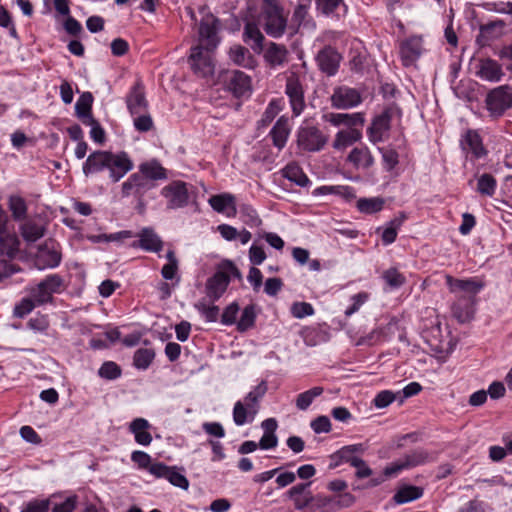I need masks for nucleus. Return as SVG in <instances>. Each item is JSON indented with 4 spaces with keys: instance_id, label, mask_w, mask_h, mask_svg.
<instances>
[{
    "instance_id": "nucleus-34",
    "label": "nucleus",
    "mask_w": 512,
    "mask_h": 512,
    "mask_svg": "<svg viewBox=\"0 0 512 512\" xmlns=\"http://www.w3.org/2000/svg\"><path fill=\"white\" fill-rule=\"evenodd\" d=\"M137 173L142 174L146 179L153 183L157 180H164L167 178L166 169L156 160L140 164L139 171Z\"/></svg>"
},
{
    "instance_id": "nucleus-10",
    "label": "nucleus",
    "mask_w": 512,
    "mask_h": 512,
    "mask_svg": "<svg viewBox=\"0 0 512 512\" xmlns=\"http://www.w3.org/2000/svg\"><path fill=\"white\" fill-rule=\"evenodd\" d=\"M330 101L333 108L346 110L358 106L362 96L359 90L343 85L334 88Z\"/></svg>"
},
{
    "instance_id": "nucleus-5",
    "label": "nucleus",
    "mask_w": 512,
    "mask_h": 512,
    "mask_svg": "<svg viewBox=\"0 0 512 512\" xmlns=\"http://www.w3.org/2000/svg\"><path fill=\"white\" fill-rule=\"evenodd\" d=\"M155 187V183L146 179L142 174L133 173L121 185V196L134 197L141 208L145 207V194Z\"/></svg>"
},
{
    "instance_id": "nucleus-2",
    "label": "nucleus",
    "mask_w": 512,
    "mask_h": 512,
    "mask_svg": "<svg viewBox=\"0 0 512 512\" xmlns=\"http://www.w3.org/2000/svg\"><path fill=\"white\" fill-rule=\"evenodd\" d=\"M258 23L265 32L274 38L281 37L287 26V18L283 14V8L277 0H263Z\"/></svg>"
},
{
    "instance_id": "nucleus-30",
    "label": "nucleus",
    "mask_w": 512,
    "mask_h": 512,
    "mask_svg": "<svg viewBox=\"0 0 512 512\" xmlns=\"http://www.w3.org/2000/svg\"><path fill=\"white\" fill-rule=\"evenodd\" d=\"M264 35L255 23L248 22L244 27L243 40L256 53L263 51Z\"/></svg>"
},
{
    "instance_id": "nucleus-33",
    "label": "nucleus",
    "mask_w": 512,
    "mask_h": 512,
    "mask_svg": "<svg viewBox=\"0 0 512 512\" xmlns=\"http://www.w3.org/2000/svg\"><path fill=\"white\" fill-rule=\"evenodd\" d=\"M20 241L14 232H5L0 236V255L14 259L19 252Z\"/></svg>"
},
{
    "instance_id": "nucleus-61",
    "label": "nucleus",
    "mask_w": 512,
    "mask_h": 512,
    "mask_svg": "<svg viewBox=\"0 0 512 512\" xmlns=\"http://www.w3.org/2000/svg\"><path fill=\"white\" fill-rule=\"evenodd\" d=\"M239 312V306L233 302L228 305L222 314L221 322L224 325H232L236 323L237 314Z\"/></svg>"
},
{
    "instance_id": "nucleus-4",
    "label": "nucleus",
    "mask_w": 512,
    "mask_h": 512,
    "mask_svg": "<svg viewBox=\"0 0 512 512\" xmlns=\"http://www.w3.org/2000/svg\"><path fill=\"white\" fill-rule=\"evenodd\" d=\"M240 277L237 267L230 261L223 262L216 273L206 282V295L212 301L218 300L226 291L231 277Z\"/></svg>"
},
{
    "instance_id": "nucleus-42",
    "label": "nucleus",
    "mask_w": 512,
    "mask_h": 512,
    "mask_svg": "<svg viewBox=\"0 0 512 512\" xmlns=\"http://www.w3.org/2000/svg\"><path fill=\"white\" fill-rule=\"evenodd\" d=\"M405 469H406V467H405L402 459L400 458L397 461L387 465L383 470V476L372 478L368 482L366 487H369V488L376 487V486L380 485L381 483H383L387 478H391Z\"/></svg>"
},
{
    "instance_id": "nucleus-59",
    "label": "nucleus",
    "mask_w": 512,
    "mask_h": 512,
    "mask_svg": "<svg viewBox=\"0 0 512 512\" xmlns=\"http://www.w3.org/2000/svg\"><path fill=\"white\" fill-rule=\"evenodd\" d=\"M198 311L206 318L208 322H216L219 316L218 306H207L204 302H199L196 305Z\"/></svg>"
},
{
    "instance_id": "nucleus-38",
    "label": "nucleus",
    "mask_w": 512,
    "mask_h": 512,
    "mask_svg": "<svg viewBox=\"0 0 512 512\" xmlns=\"http://www.w3.org/2000/svg\"><path fill=\"white\" fill-rule=\"evenodd\" d=\"M401 459L406 469H411L433 461L432 455L424 449H416L406 454Z\"/></svg>"
},
{
    "instance_id": "nucleus-54",
    "label": "nucleus",
    "mask_w": 512,
    "mask_h": 512,
    "mask_svg": "<svg viewBox=\"0 0 512 512\" xmlns=\"http://www.w3.org/2000/svg\"><path fill=\"white\" fill-rule=\"evenodd\" d=\"M291 314L297 319H302L306 316L314 314V308L307 302H295L291 306Z\"/></svg>"
},
{
    "instance_id": "nucleus-28",
    "label": "nucleus",
    "mask_w": 512,
    "mask_h": 512,
    "mask_svg": "<svg viewBox=\"0 0 512 512\" xmlns=\"http://www.w3.org/2000/svg\"><path fill=\"white\" fill-rule=\"evenodd\" d=\"M227 86L236 97H241L250 91L251 80L245 73L236 70L230 74Z\"/></svg>"
},
{
    "instance_id": "nucleus-64",
    "label": "nucleus",
    "mask_w": 512,
    "mask_h": 512,
    "mask_svg": "<svg viewBox=\"0 0 512 512\" xmlns=\"http://www.w3.org/2000/svg\"><path fill=\"white\" fill-rule=\"evenodd\" d=\"M50 502L47 499L29 502L21 512H48Z\"/></svg>"
},
{
    "instance_id": "nucleus-29",
    "label": "nucleus",
    "mask_w": 512,
    "mask_h": 512,
    "mask_svg": "<svg viewBox=\"0 0 512 512\" xmlns=\"http://www.w3.org/2000/svg\"><path fill=\"white\" fill-rule=\"evenodd\" d=\"M150 426V423L144 418H135L130 423L129 430L139 445L148 446L151 444L152 435L148 431Z\"/></svg>"
},
{
    "instance_id": "nucleus-26",
    "label": "nucleus",
    "mask_w": 512,
    "mask_h": 512,
    "mask_svg": "<svg viewBox=\"0 0 512 512\" xmlns=\"http://www.w3.org/2000/svg\"><path fill=\"white\" fill-rule=\"evenodd\" d=\"M347 161L356 169L366 170L374 164V158L366 146L353 148L347 156Z\"/></svg>"
},
{
    "instance_id": "nucleus-46",
    "label": "nucleus",
    "mask_w": 512,
    "mask_h": 512,
    "mask_svg": "<svg viewBox=\"0 0 512 512\" xmlns=\"http://www.w3.org/2000/svg\"><path fill=\"white\" fill-rule=\"evenodd\" d=\"M9 209L12 213V216L15 220H23L27 215V205L25 200L17 195H12L9 197Z\"/></svg>"
},
{
    "instance_id": "nucleus-55",
    "label": "nucleus",
    "mask_w": 512,
    "mask_h": 512,
    "mask_svg": "<svg viewBox=\"0 0 512 512\" xmlns=\"http://www.w3.org/2000/svg\"><path fill=\"white\" fill-rule=\"evenodd\" d=\"M369 299V294L367 292H360L351 297L352 305L345 310V315L350 317L354 313H356L362 305H364Z\"/></svg>"
},
{
    "instance_id": "nucleus-50",
    "label": "nucleus",
    "mask_w": 512,
    "mask_h": 512,
    "mask_svg": "<svg viewBox=\"0 0 512 512\" xmlns=\"http://www.w3.org/2000/svg\"><path fill=\"white\" fill-rule=\"evenodd\" d=\"M382 278L390 288H399L405 281V276L396 268H389L383 272Z\"/></svg>"
},
{
    "instance_id": "nucleus-52",
    "label": "nucleus",
    "mask_w": 512,
    "mask_h": 512,
    "mask_svg": "<svg viewBox=\"0 0 512 512\" xmlns=\"http://www.w3.org/2000/svg\"><path fill=\"white\" fill-rule=\"evenodd\" d=\"M134 120L133 124L137 131L139 132H147L153 128V120L148 112L138 114V115H132Z\"/></svg>"
},
{
    "instance_id": "nucleus-27",
    "label": "nucleus",
    "mask_w": 512,
    "mask_h": 512,
    "mask_svg": "<svg viewBox=\"0 0 512 512\" xmlns=\"http://www.w3.org/2000/svg\"><path fill=\"white\" fill-rule=\"evenodd\" d=\"M109 151H96L91 153L83 164V173L90 174L101 172L107 169Z\"/></svg>"
},
{
    "instance_id": "nucleus-6",
    "label": "nucleus",
    "mask_w": 512,
    "mask_h": 512,
    "mask_svg": "<svg viewBox=\"0 0 512 512\" xmlns=\"http://www.w3.org/2000/svg\"><path fill=\"white\" fill-rule=\"evenodd\" d=\"M65 288L64 279L58 274H50L35 287L31 288L30 295L38 305L52 300L54 293H60Z\"/></svg>"
},
{
    "instance_id": "nucleus-23",
    "label": "nucleus",
    "mask_w": 512,
    "mask_h": 512,
    "mask_svg": "<svg viewBox=\"0 0 512 512\" xmlns=\"http://www.w3.org/2000/svg\"><path fill=\"white\" fill-rule=\"evenodd\" d=\"M208 203L218 213H225L228 217H235L237 214L236 199L233 194L222 193L213 195Z\"/></svg>"
},
{
    "instance_id": "nucleus-1",
    "label": "nucleus",
    "mask_w": 512,
    "mask_h": 512,
    "mask_svg": "<svg viewBox=\"0 0 512 512\" xmlns=\"http://www.w3.org/2000/svg\"><path fill=\"white\" fill-rule=\"evenodd\" d=\"M219 21L210 13H204L198 28L199 44L191 49L189 60L195 73L207 76L213 73L212 53L219 44Z\"/></svg>"
},
{
    "instance_id": "nucleus-39",
    "label": "nucleus",
    "mask_w": 512,
    "mask_h": 512,
    "mask_svg": "<svg viewBox=\"0 0 512 512\" xmlns=\"http://www.w3.org/2000/svg\"><path fill=\"white\" fill-rule=\"evenodd\" d=\"M139 237V246L142 249L152 252H158L162 249V241L153 230L145 228L141 231Z\"/></svg>"
},
{
    "instance_id": "nucleus-21",
    "label": "nucleus",
    "mask_w": 512,
    "mask_h": 512,
    "mask_svg": "<svg viewBox=\"0 0 512 512\" xmlns=\"http://www.w3.org/2000/svg\"><path fill=\"white\" fill-rule=\"evenodd\" d=\"M126 105L131 115H138L148 110L144 86L140 81H137L128 92Z\"/></svg>"
},
{
    "instance_id": "nucleus-41",
    "label": "nucleus",
    "mask_w": 512,
    "mask_h": 512,
    "mask_svg": "<svg viewBox=\"0 0 512 512\" xmlns=\"http://www.w3.org/2000/svg\"><path fill=\"white\" fill-rule=\"evenodd\" d=\"M423 495V489L417 486H404L400 488L395 495L393 500L397 504H404L419 499Z\"/></svg>"
},
{
    "instance_id": "nucleus-63",
    "label": "nucleus",
    "mask_w": 512,
    "mask_h": 512,
    "mask_svg": "<svg viewBox=\"0 0 512 512\" xmlns=\"http://www.w3.org/2000/svg\"><path fill=\"white\" fill-rule=\"evenodd\" d=\"M395 400V394L389 390L379 392L373 400L377 408H385Z\"/></svg>"
},
{
    "instance_id": "nucleus-8",
    "label": "nucleus",
    "mask_w": 512,
    "mask_h": 512,
    "mask_svg": "<svg viewBox=\"0 0 512 512\" xmlns=\"http://www.w3.org/2000/svg\"><path fill=\"white\" fill-rule=\"evenodd\" d=\"M486 106L492 116H501L512 107V88L508 85L494 88L486 97Z\"/></svg>"
},
{
    "instance_id": "nucleus-16",
    "label": "nucleus",
    "mask_w": 512,
    "mask_h": 512,
    "mask_svg": "<svg viewBox=\"0 0 512 512\" xmlns=\"http://www.w3.org/2000/svg\"><path fill=\"white\" fill-rule=\"evenodd\" d=\"M462 151L466 157L471 159H480L487 155V150L483 145L482 138L475 130H467L460 140Z\"/></svg>"
},
{
    "instance_id": "nucleus-53",
    "label": "nucleus",
    "mask_w": 512,
    "mask_h": 512,
    "mask_svg": "<svg viewBox=\"0 0 512 512\" xmlns=\"http://www.w3.org/2000/svg\"><path fill=\"white\" fill-rule=\"evenodd\" d=\"M121 375L120 367L111 361L105 362L99 369V376L105 379H116Z\"/></svg>"
},
{
    "instance_id": "nucleus-18",
    "label": "nucleus",
    "mask_w": 512,
    "mask_h": 512,
    "mask_svg": "<svg viewBox=\"0 0 512 512\" xmlns=\"http://www.w3.org/2000/svg\"><path fill=\"white\" fill-rule=\"evenodd\" d=\"M323 121L330 123L335 127L345 126L347 129H358L365 123L364 114L357 113H325L322 116Z\"/></svg>"
},
{
    "instance_id": "nucleus-12",
    "label": "nucleus",
    "mask_w": 512,
    "mask_h": 512,
    "mask_svg": "<svg viewBox=\"0 0 512 512\" xmlns=\"http://www.w3.org/2000/svg\"><path fill=\"white\" fill-rule=\"evenodd\" d=\"M108 162L107 170L113 182H118L134 167L133 161L124 151L118 153L109 152Z\"/></svg>"
},
{
    "instance_id": "nucleus-3",
    "label": "nucleus",
    "mask_w": 512,
    "mask_h": 512,
    "mask_svg": "<svg viewBox=\"0 0 512 512\" xmlns=\"http://www.w3.org/2000/svg\"><path fill=\"white\" fill-rule=\"evenodd\" d=\"M267 392L265 381L260 382L250 391L244 401H237L233 408V420L236 425L242 426L246 422H252L259 411V401Z\"/></svg>"
},
{
    "instance_id": "nucleus-40",
    "label": "nucleus",
    "mask_w": 512,
    "mask_h": 512,
    "mask_svg": "<svg viewBox=\"0 0 512 512\" xmlns=\"http://www.w3.org/2000/svg\"><path fill=\"white\" fill-rule=\"evenodd\" d=\"M230 59L239 66L245 68H252L254 66V59L249 50L243 46L236 45L230 48Z\"/></svg>"
},
{
    "instance_id": "nucleus-51",
    "label": "nucleus",
    "mask_w": 512,
    "mask_h": 512,
    "mask_svg": "<svg viewBox=\"0 0 512 512\" xmlns=\"http://www.w3.org/2000/svg\"><path fill=\"white\" fill-rule=\"evenodd\" d=\"M401 223V220L393 219L388 223L387 227L383 229L381 239L385 245H390L396 240Z\"/></svg>"
},
{
    "instance_id": "nucleus-57",
    "label": "nucleus",
    "mask_w": 512,
    "mask_h": 512,
    "mask_svg": "<svg viewBox=\"0 0 512 512\" xmlns=\"http://www.w3.org/2000/svg\"><path fill=\"white\" fill-rule=\"evenodd\" d=\"M240 213L243 215L244 222L247 225L253 227L261 224V220L258 217L256 210L253 209L251 206L242 205L240 208Z\"/></svg>"
},
{
    "instance_id": "nucleus-11",
    "label": "nucleus",
    "mask_w": 512,
    "mask_h": 512,
    "mask_svg": "<svg viewBox=\"0 0 512 512\" xmlns=\"http://www.w3.org/2000/svg\"><path fill=\"white\" fill-rule=\"evenodd\" d=\"M161 195L167 200L168 209L183 208L189 201L187 184L182 181H174L166 185L162 188Z\"/></svg>"
},
{
    "instance_id": "nucleus-20",
    "label": "nucleus",
    "mask_w": 512,
    "mask_h": 512,
    "mask_svg": "<svg viewBox=\"0 0 512 512\" xmlns=\"http://www.w3.org/2000/svg\"><path fill=\"white\" fill-rule=\"evenodd\" d=\"M61 254L55 248L53 242H45L38 249L35 257V266L39 270L54 268L60 264Z\"/></svg>"
},
{
    "instance_id": "nucleus-37",
    "label": "nucleus",
    "mask_w": 512,
    "mask_h": 512,
    "mask_svg": "<svg viewBox=\"0 0 512 512\" xmlns=\"http://www.w3.org/2000/svg\"><path fill=\"white\" fill-rule=\"evenodd\" d=\"M281 172L284 178L298 186L305 187L309 184L308 177L305 175L302 168L295 162L287 164Z\"/></svg>"
},
{
    "instance_id": "nucleus-36",
    "label": "nucleus",
    "mask_w": 512,
    "mask_h": 512,
    "mask_svg": "<svg viewBox=\"0 0 512 512\" xmlns=\"http://www.w3.org/2000/svg\"><path fill=\"white\" fill-rule=\"evenodd\" d=\"M289 132L290 128L287 119H284L283 117L279 118L270 131L273 144L278 149H282L285 146Z\"/></svg>"
},
{
    "instance_id": "nucleus-7",
    "label": "nucleus",
    "mask_w": 512,
    "mask_h": 512,
    "mask_svg": "<svg viewBox=\"0 0 512 512\" xmlns=\"http://www.w3.org/2000/svg\"><path fill=\"white\" fill-rule=\"evenodd\" d=\"M327 142L328 137L315 126L301 127L297 132V145L303 151H320Z\"/></svg>"
},
{
    "instance_id": "nucleus-35",
    "label": "nucleus",
    "mask_w": 512,
    "mask_h": 512,
    "mask_svg": "<svg viewBox=\"0 0 512 512\" xmlns=\"http://www.w3.org/2000/svg\"><path fill=\"white\" fill-rule=\"evenodd\" d=\"M20 234L26 242H36L45 234V227L33 220L25 221L19 228Z\"/></svg>"
},
{
    "instance_id": "nucleus-17",
    "label": "nucleus",
    "mask_w": 512,
    "mask_h": 512,
    "mask_svg": "<svg viewBox=\"0 0 512 512\" xmlns=\"http://www.w3.org/2000/svg\"><path fill=\"white\" fill-rule=\"evenodd\" d=\"M150 473L157 478L167 479L172 485L181 489L187 490L189 487L188 479L176 467L157 462L150 467Z\"/></svg>"
},
{
    "instance_id": "nucleus-32",
    "label": "nucleus",
    "mask_w": 512,
    "mask_h": 512,
    "mask_svg": "<svg viewBox=\"0 0 512 512\" xmlns=\"http://www.w3.org/2000/svg\"><path fill=\"white\" fill-rule=\"evenodd\" d=\"M361 138L360 129H343L336 133L332 146L336 150H342L358 142Z\"/></svg>"
},
{
    "instance_id": "nucleus-62",
    "label": "nucleus",
    "mask_w": 512,
    "mask_h": 512,
    "mask_svg": "<svg viewBox=\"0 0 512 512\" xmlns=\"http://www.w3.org/2000/svg\"><path fill=\"white\" fill-rule=\"evenodd\" d=\"M381 153L385 169L387 171L394 169L399 162L398 153L393 149H381Z\"/></svg>"
},
{
    "instance_id": "nucleus-15",
    "label": "nucleus",
    "mask_w": 512,
    "mask_h": 512,
    "mask_svg": "<svg viewBox=\"0 0 512 512\" xmlns=\"http://www.w3.org/2000/svg\"><path fill=\"white\" fill-rule=\"evenodd\" d=\"M315 60L321 72L327 76H334L339 69L342 56L333 47L326 46L317 53Z\"/></svg>"
},
{
    "instance_id": "nucleus-13",
    "label": "nucleus",
    "mask_w": 512,
    "mask_h": 512,
    "mask_svg": "<svg viewBox=\"0 0 512 512\" xmlns=\"http://www.w3.org/2000/svg\"><path fill=\"white\" fill-rule=\"evenodd\" d=\"M285 93L289 98L290 105L294 116H299L306 104L304 100V90L299 78L291 75L287 78Z\"/></svg>"
},
{
    "instance_id": "nucleus-45",
    "label": "nucleus",
    "mask_w": 512,
    "mask_h": 512,
    "mask_svg": "<svg viewBox=\"0 0 512 512\" xmlns=\"http://www.w3.org/2000/svg\"><path fill=\"white\" fill-rule=\"evenodd\" d=\"M155 352L150 348H140L134 353L133 364L137 369L146 370L152 363Z\"/></svg>"
},
{
    "instance_id": "nucleus-19",
    "label": "nucleus",
    "mask_w": 512,
    "mask_h": 512,
    "mask_svg": "<svg viewBox=\"0 0 512 512\" xmlns=\"http://www.w3.org/2000/svg\"><path fill=\"white\" fill-rule=\"evenodd\" d=\"M445 280L450 292L452 293L462 291L469 295L475 296L485 286V282L478 277L457 279L450 275H446Z\"/></svg>"
},
{
    "instance_id": "nucleus-49",
    "label": "nucleus",
    "mask_w": 512,
    "mask_h": 512,
    "mask_svg": "<svg viewBox=\"0 0 512 512\" xmlns=\"http://www.w3.org/2000/svg\"><path fill=\"white\" fill-rule=\"evenodd\" d=\"M168 263L162 267L161 274L166 280H172L178 270V260L173 250H168L166 253Z\"/></svg>"
},
{
    "instance_id": "nucleus-9",
    "label": "nucleus",
    "mask_w": 512,
    "mask_h": 512,
    "mask_svg": "<svg viewBox=\"0 0 512 512\" xmlns=\"http://www.w3.org/2000/svg\"><path fill=\"white\" fill-rule=\"evenodd\" d=\"M394 116L400 117V111L396 108H388L377 116L368 129L369 140L376 144L388 137L390 122Z\"/></svg>"
},
{
    "instance_id": "nucleus-14",
    "label": "nucleus",
    "mask_w": 512,
    "mask_h": 512,
    "mask_svg": "<svg viewBox=\"0 0 512 512\" xmlns=\"http://www.w3.org/2000/svg\"><path fill=\"white\" fill-rule=\"evenodd\" d=\"M399 49L403 65L406 67L414 65L424 51L423 38L411 36L401 42Z\"/></svg>"
},
{
    "instance_id": "nucleus-56",
    "label": "nucleus",
    "mask_w": 512,
    "mask_h": 512,
    "mask_svg": "<svg viewBox=\"0 0 512 512\" xmlns=\"http://www.w3.org/2000/svg\"><path fill=\"white\" fill-rule=\"evenodd\" d=\"M342 2V0H316V7L323 15L330 16Z\"/></svg>"
},
{
    "instance_id": "nucleus-24",
    "label": "nucleus",
    "mask_w": 512,
    "mask_h": 512,
    "mask_svg": "<svg viewBox=\"0 0 512 512\" xmlns=\"http://www.w3.org/2000/svg\"><path fill=\"white\" fill-rule=\"evenodd\" d=\"M264 59L270 67L282 66L287 62L288 50L284 45L270 42L264 51Z\"/></svg>"
},
{
    "instance_id": "nucleus-44",
    "label": "nucleus",
    "mask_w": 512,
    "mask_h": 512,
    "mask_svg": "<svg viewBox=\"0 0 512 512\" xmlns=\"http://www.w3.org/2000/svg\"><path fill=\"white\" fill-rule=\"evenodd\" d=\"M324 389L320 386L313 387L305 392L300 393L295 401L296 407L299 410H307L312 404L314 399L323 393Z\"/></svg>"
},
{
    "instance_id": "nucleus-60",
    "label": "nucleus",
    "mask_w": 512,
    "mask_h": 512,
    "mask_svg": "<svg viewBox=\"0 0 512 512\" xmlns=\"http://www.w3.org/2000/svg\"><path fill=\"white\" fill-rule=\"evenodd\" d=\"M336 498L334 497H317L315 506L320 512H334L337 510Z\"/></svg>"
},
{
    "instance_id": "nucleus-58",
    "label": "nucleus",
    "mask_w": 512,
    "mask_h": 512,
    "mask_svg": "<svg viewBox=\"0 0 512 512\" xmlns=\"http://www.w3.org/2000/svg\"><path fill=\"white\" fill-rule=\"evenodd\" d=\"M36 306H39L34 298L30 295V298H24L14 309V314L18 317H24L30 313Z\"/></svg>"
},
{
    "instance_id": "nucleus-47",
    "label": "nucleus",
    "mask_w": 512,
    "mask_h": 512,
    "mask_svg": "<svg viewBox=\"0 0 512 512\" xmlns=\"http://www.w3.org/2000/svg\"><path fill=\"white\" fill-rule=\"evenodd\" d=\"M255 319H256L255 306L254 305L246 306L242 311L239 321L236 322L238 331L245 332L248 329L252 328L255 324Z\"/></svg>"
},
{
    "instance_id": "nucleus-25",
    "label": "nucleus",
    "mask_w": 512,
    "mask_h": 512,
    "mask_svg": "<svg viewBox=\"0 0 512 512\" xmlns=\"http://www.w3.org/2000/svg\"><path fill=\"white\" fill-rule=\"evenodd\" d=\"M368 449L366 443H357L344 446L332 455L333 459H336V464L340 462H346L352 464L354 460L360 459L357 455H362Z\"/></svg>"
},
{
    "instance_id": "nucleus-43",
    "label": "nucleus",
    "mask_w": 512,
    "mask_h": 512,
    "mask_svg": "<svg viewBox=\"0 0 512 512\" xmlns=\"http://www.w3.org/2000/svg\"><path fill=\"white\" fill-rule=\"evenodd\" d=\"M385 205L382 197L360 198L357 201V208L365 214H373L381 211Z\"/></svg>"
},
{
    "instance_id": "nucleus-48",
    "label": "nucleus",
    "mask_w": 512,
    "mask_h": 512,
    "mask_svg": "<svg viewBox=\"0 0 512 512\" xmlns=\"http://www.w3.org/2000/svg\"><path fill=\"white\" fill-rule=\"evenodd\" d=\"M496 179L488 173L480 176L477 183V191L486 196H493L496 190Z\"/></svg>"
},
{
    "instance_id": "nucleus-22",
    "label": "nucleus",
    "mask_w": 512,
    "mask_h": 512,
    "mask_svg": "<svg viewBox=\"0 0 512 512\" xmlns=\"http://www.w3.org/2000/svg\"><path fill=\"white\" fill-rule=\"evenodd\" d=\"M476 75L482 80L489 82H498L504 73L501 65L490 58L481 59L477 65Z\"/></svg>"
},
{
    "instance_id": "nucleus-31",
    "label": "nucleus",
    "mask_w": 512,
    "mask_h": 512,
    "mask_svg": "<svg viewBox=\"0 0 512 512\" xmlns=\"http://www.w3.org/2000/svg\"><path fill=\"white\" fill-rule=\"evenodd\" d=\"M92 103V94L90 92H84L75 104L76 114L83 124L94 123V117L91 113Z\"/></svg>"
}]
</instances>
